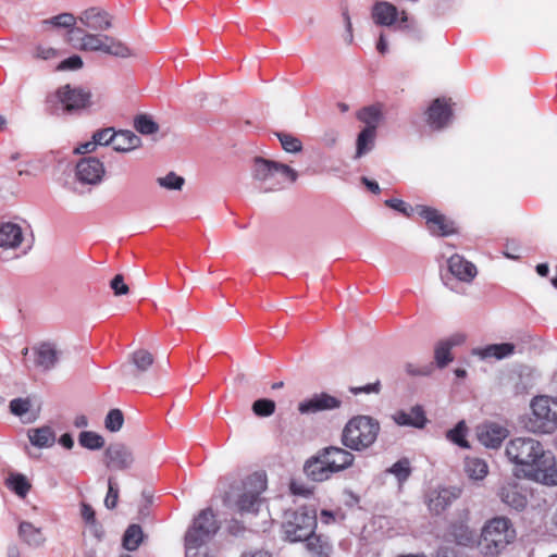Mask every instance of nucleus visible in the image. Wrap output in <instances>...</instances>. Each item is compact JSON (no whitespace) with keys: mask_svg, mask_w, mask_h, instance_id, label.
<instances>
[{"mask_svg":"<svg viewBox=\"0 0 557 557\" xmlns=\"http://www.w3.org/2000/svg\"><path fill=\"white\" fill-rule=\"evenodd\" d=\"M465 471L471 480L481 481L488 474V466L481 458L468 457L465 460Z\"/></svg>","mask_w":557,"mask_h":557,"instance_id":"2f4dec72","label":"nucleus"},{"mask_svg":"<svg viewBox=\"0 0 557 557\" xmlns=\"http://www.w3.org/2000/svg\"><path fill=\"white\" fill-rule=\"evenodd\" d=\"M277 139L281 143L282 148L289 153H297L302 150V143L299 138L287 133H276Z\"/></svg>","mask_w":557,"mask_h":557,"instance_id":"58836bf2","label":"nucleus"},{"mask_svg":"<svg viewBox=\"0 0 557 557\" xmlns=\"http://www.w3.org/2000/svg\"><path fill=\"white\" fill-rule=\"evenodd\" d=\"M119 498V488L116 483L110 478L108 481V493L104 499V505L109 509L115 508Z\"/></svg>","mask_w":557,"mask_h":557,"instance_id":"603ef678","label":"nucleus"},{"mask_svg":"<svg viewBox=\"0 0 557 557\" xmlns=\"http://www.w3.org/2000/svg\"><path fill=\"white\" fill-rule=\"evenodd\" d=\"M530 495L525 486L512 479L502 483L497 491L500 502L516 511H523L527 508Z\"/></svg>","mask_w":557,"mask_h":557,"instance_id":"ddd939ff","label":"nucleus"},{"mask_svg":"<svg viewBox=\"0 0 557 557\" xmlns=\"http://www.w3.org/2000/svg\"><path fill=\"white\" fill-rule=\"evenodd\" d=\"M9 407L12 414L25 422H32L36 419L37 414L33 412L34 403L30 397L14 398L10 401Z\"/></svg>","mask_w":557,"mask_h":557,"instance_id":"c756f323","label":"nucleus"},{"mask_svg":"<svg viewBox=\"0 0 557 557\" xmlns=\"http://www.w3.org/2000/svg\"><path fill=\"white\" fill-rule=\"evenodd\" d=\"M515 539L516 530L510 520L506 517H495L482 529L479 548L485 556H496Z\"/></svg>","mask_w":557,"mask_h":557,"instance_id":"39448f33","label":"nucleus"},{"mask_svg":"<svg viewBox=\"0 0 557 557\" xmlns=\"http://www.w3.org/2000/svg\"><path fill=\"white\" fill-rule=\"evenodd\" d=\"M75 33L79 35V44L74 45V47L81 51H100L119 58H128L132 55V50L123 41L114 37L86 33L83 28H76Z\"/></svg>","mask_w":557,"mask_h":557,"instance_id":"0eeeda50","label":"nucleus"},{"mask_svg":"<svg viewBox=\"0 0 557 557\" xmlns=\"http://www.w3.org/2000/svg\"><path fill=\"white\" fill-rule=\"evenodd\" d=\"M341 400L336 397L321 393L302 400L298 405V410L302 414L315 413L323 410H333L341 407Z\"/></svg>","mask_w":557,"mask_h":557,"instance_id":"6ab92c4d","label":"nucleus"},{"mask_svg":"<svg viewBox=\"0 0 557 557\" xmlns=\"http://www.w3.org/2000/svg\"><path fill=\"white\" fill-rule=\"evenodd\" d=\"M134 126L137 132L143 135L154 134L159 129V125L148 115L140 114L135 117Z\"/></svg>","mask_w":557,"mask_h":557,"instance_id":"a19ab883","label":"nucleus"},{"mask_svg":"<svg viewBox=\"0 0 557 557\" xmlns=\"http://www.w3.org/2000/svg\"><path fill=\"white\" fill-rule=\"evenodd\" d=\"M302 541H306V547L312 554L321 557L329 554L330 546L327 542L323 541L320 536L314 535V533Z\"/></svg>","mask_w":557,"mask_h":557,"instance_id":"ea45409f","label":"nucleus"},{"mask_svg":"<svg viewBox=\"0 0 557 557\" xmlns=\"http://www.w3.org/2000/svg\"><path fill=\"white\" fill-rule=\"evenodd\" d=\"M398 17L397 8L387 1H377L372 9V18L375 24L381 26L393 25Z\"/></svg>","mask_w":557,"mask_h":557,"instance_id":"a878e982","label":"nucleus"},{"mask_svg":"<svg viewBox=\"0 0 557 557\" xmlns=\"http://www.w3.org/2000/svg\"><path fill=\"white\" fill-rule=\"evenodd\" d=\"M376 49L381 54H384L387 51V42L383 34L380 35V38L376 44Z\"/></svg>","mask_w":557,"mask_h":557,"instance_id":"774afa93","label":"nucleus"},{"mask_svg":"<svg viewBox=\"0 0 557 557\" xmlns=\"http://www.w3.org/2000/svg\"><path fill=\"white\" fill-rule=\"evenodd\" d=\"M382 117V111L379 106L364 107L357 113V119L366 124V127H372L376 132Z\"/></svg>","mask_w":557,"mask_h":557,"instance_id":"473e14b6","label":"nucleus"},{"mask_svg":"<svg viewBox=\"0 0 557 557\" xmlns=\"http://www.w3.org/2000/svg\"><path fill=\"white\" fill-rule=\"evenodd\" d=\"M59 359L57 350H24L23 352L25 366L39 372L50 370Z\"/></svg>","mask_w":557,"mask_h":557,"instance_id":"f3484780","label":"nucleus"},{"mask_svg":"<svg viewBox=\"0 0 557 557\" xmlns=\"http://www.w3.org/2000/svg\"><path fill=\"white\" fill-rule=\"evenodd\" d=\"M385 205L389 208H393L407 216H410V212H408V205L401 199H387L385 200Z\"/></svg>","mask_w":557,"mask_h":557,"instance_id":"bf43d9fd","label":"nucleus"},{"mask_svg":"<svg viewBox=\"0 0 557 557\" xmlns=\"http://www.w3.org/2000/svg\"><path fill=\"white\" fill-rule=\"evenodd\" d=\"M454 360V356L450 350H435L434 366L443 369L447 367Z\"/></svg>","mask_w":557,"mask_h":557,"instance_id":"5fc2aeb1","label":"nucleus"},{"mask_svg":"<svg viewBox=\"0 0 557 557\" xmlns=\"http://www.w3.org/2000/svg\"><path fill=\"white\" fill-rule=\"evenodd\" d=\"M219 529L220 524L213 511L209 508L201 510L185 534V546L189 550L201 548L213 539Z\"/></svg>","mask_w":557,"mask_h":557,"instance_id":"6e6552de","label":"nucleus"},{"mask_svg":"<svg viewBox=\"0 0 557 557\" xmlns=\"http://www.w3.org/2000/svg\"><path fill=\"white\" fill-rule=\"evenodd\" d=\"M104 173L103 163L95 157H85L76 164V177L85 184L95 185L100 183Z\"/></svg>","mask_w":557,"mask_h":557,"instance_id":"dca6fc26","label":"nucleus"},{"mask_svg":"<svg viewBox=\"0 0 557 557\" xmlns=\"http://www.w3.org/2000/svg\"><path fill=\"white\" fill-rule=\"evenodd\" d=\"M23 240V233L20 225L11 222L0 225V247L17 248Z\"/></svg>","mask_w":557,"mask_h":557,"instance_id":"bb28decb","label":"nucleus"},{"mask_svg":"<svg viewBox=\"0 0 557 557\" xmlns=\"http://www.w3.org/2000/svg\"><path fill=\"white\" fill-rule=\"evenodd\" d=\"M48 101H55L61 104L63 112L67 114H79L92 106V94L89 89L81 86L65 84L60 86Z\"/></svg>","mask_w":557,"mask_h":557,"instance_id":"1a4fd4ad","label":"nucleus"},{"mask_svg":"<svg viewBox=\"0 0 557 557\" xmlns=\"http://www.w3.org/2000/svg\"><path fill=\"white\" fill-rule=\"evenodd\" d=\"M7 485L17 496L24 498L30 491V483L24 474L11 473L7 479Z\"/></svg>","mask_w":557,"mask_h":557,"instance_id":"f704fd0d","label":"nucleus"},{"mask_svg":"<svg viewBox=\"0 0 557 557\" xmlns=\"http://www.w3.org/2000/svg\"><path fill=\"white\" fill-rule=\"evenodd\" d=\"M110 286L113 289L115 296L126 295L129 290L127 284H125L124 282V277L122 274H116L112 278Z\"/></svg>","mask_w":557,"mask_h":557,"instance_id":"864d4df0","label":"nucleus"},{"mask_svg":"<svg viewBox=\"0 0 557 557\" xmlns=\"http://www.w3.org/2000/svg\"><path fill=\"white\" fill-rule=\"evenodd\" d=\"M154 362V356L150 350H131L123 364L125 374L135 375L148 370Z\"/></svg>","mask_w":557,"mask_h":557,"instance_id":"5701e85b","label":"nucleus"},{"mask_svg":"<svg viewBox=\"0 0 557 557\" xmlns=\"http://www.w3.org/2000/svg\"><path fill=\"white\" fill-rule=\"evenodd\" d=\"M466 342L467 337L463 333H455L449 337L440 341L436 348H454L465 345Z\"/></svg>","mask_w":557,"mask_h":557,"instance_id":"3c124183","label":"nucleus"},{"mask_svg":"<svg viewBox=\"0 0 557 557\" xmlns=\"http://www.w3.org/2000/svg\"><path fill=\"white\" fill-rule=\"evenodd\" d=\"M434 370L435 366L433 362H410L406 364V372L411 376H430Z\"/></svg>","mask_w":557,"mask_h":557,"instance_id":"37998d69","label":"nucleus"},{"mask_svg":"<svg viewBox=\"0 0 557 557\" xmlns=\"http://www.w3.org/2000/svg\"><path fill=\"white\" fill-rule=\"evenodd\" d=\"M317 519L313 511L300 508L286 513L283 524L285 536L290 542L302 541L314 533Z\"/></svg>","mask_w":557,"mask_h":557,"instance_id":"9b49d317","label":"nucleus"},{"mask_svg":"<svg viewBox=\"0 0 557 557\" xmlns=\"http://www.w3.org/2000/svg\"><path fill=\"white\" fill-rule=\"evenodd\" d=\"M184 178L182 176L176 175L174 172H170L164 177H159L158 183L160 186L166 189H177L180 190L184 185Z\"/></svg>","mask_w":557,"mask_h":557,"instance_id":"de8ad7c7","label":"nucleus"},{"mask_svg":"<svg viewBox=\"0 0 557 557\" xmlns=\"http://www.w3.org/2000/svg\"><path fill=\"white\" fill-rule=\"evenodd\" d=\"M414 211L425 220L426 228L432 235L446 237L458 233L455 222L437 209L428 206H417Z\"/></svg>","mask_w":557,"mask_h":557,"instance_id":"f8f14e48","label":"nucleus"},{"mask_svg":"<svg viewBox=\"0 0 557 557\" xmlns=\"http://www.w3.org/2000/svg\"><path fill=\"white\" fill-rule=\"evenodd\" d=\"M36 58L42 59V60H49L58 57V50L51 47H41L38 46L36 48Z\"/></svg>","mask_w":557,"mask_h":557,"instance_id":"13d9d810","label":"nucleus"},{"mask_svg":"<svg viewBox=\"0 0 557 557\" xmlns=\"http://www.w3.org/2000/svg\"><path fill=\"white\" fill-rule=\"evenodd\" d=\"M141 145V139L132 131H119L115 133L113 149L117 152H128Z\"/></svg>","mask_w":557,"mask_h":557,"instance_id":"cd10ccee","label":"nucleus"},{"mask_svg":"<svg viewBox=\"0 0 557 557\" xmlns=\"http://www.w3.org/2000/svg\"><path fill=\"white\" fill-rule=\"evenodd\" d=\"M460 495L456 487H434L425 494V504L433 515H440L446 510Z\"/></svg>","mask_w":557,"mask_h":557,"instance_id":"2eb2a0df","label":"nucleus"},{"mask_svg":"<svg viewBox=\"0 0 557 557\" xmlns=\"http://www.w3.org/2000/svg\"><path fill=\"white\" fill-rule=\"evenodd\" d=\"M355 456L347 449L330 446L306 461L304 471L315 482L329 480L334 473L352 466Z\"/></svg>","mask_w":557,"mask_h":557,"instance_id":"7ed1b4c3","label":"nucleus"},{"mask_svg":"<svg viewBox=\"0 0 557 557\" xmlns=\"http://www.w3.org/2000/svg\"><path fill=\"white\" fill-rule=\"evenodd\" d=\"M252 176L263 183H270L268 190L280 189L284 183H295L298 174L287 164L271 161L261 157L253 159Z\"/></svg>","mask_w":557,"mask_h":557,"instance_id":"423d86ee","label":"nucleus"},{"mask_svg":"<svg viewBox=\"0 0 557 557\" xmlns=\"http://www.w3.org/2000/svg\"><path fill=\"white\" fill-rule=\"evenodd\" d=\"M454 104L451 98L434 99L425 111L426 124L434 131L447 127L454 117Z\"/></svg>","mask_w":557,"mask_h":557,"instance_id":"4468645a","label":"nucleus"},{"mask_svg":"<svg viewBox=\"0 0 557 557\" xmlns=\"http://www.w3.org/2000/svg\"><path fill=\"white\" fill-rule=\"evenodd\" d=\"M265 488V476L253 473L244 480L232 483L224 495L223 503L227 508L239 515H255L262 504L261 495Z\"/></svg>","mask_w":557,"mask_h":557,"instance_id":"f03ea898","label":"nucleus"},{"mask_svg":"<svg viewBox=\"0 0 557 557\" xmlns=\"http://www.w3.org/2000/svg\"><path fill=\"white\" fill-rule=\"evenodd\" d=\"M380 389H381V385H380V382H375V383H370V384H367L364 386H360V387H350L349 391L355 394V395H358L360 393H366V394H379L380 393Z\"/></svg>","mask_w":557,"mask_h":557,"instance_id":"4d7b16f0","label":"nucleus"},{"mask_svg":"<svg viewBox=\"0 0 557 557\" xmlns=\"http://www.w3.org/2000/svg\"><path fill=\"white\" fill-rule=\"evenodd\" d=\"M84 65V62H83V59L77 55V54H74L63 61H61L55 70L59 71V72H64V71H77V70H81Z\"/></svg>","mask_w":557,"mask_h":557,"instance_id":"8fccbe9b","label":"nucleus"},{"mask_svg":"<svg viewBox=\"0 0 557 557\" xmlns=\"http://www.w3.org/2000/svg\"><path fill=\"white\" fill-rule=\"evenodd\" d=\"M508 460L517 469L515 475L525 478L545 485H557V465L550 451H545L542 444L531 437L510 440L505 449Z\"/></svg>","mask_w":557,"mask_h":557,"instance_id":"f257e3e1","label":"nucleus"},{"mask_svg":"<svg viewBox=\"0 0 557 557\" xmlns=\"http://www.w3.org/2000/svg\"><path fill=\"white\" fill-rule=\"evenodd\" d=\"M143 530L138 524H131L123 536V547L126 550H136L143 541Z\"/></svg>","mask_w":557,"mask_h":557,"instance_id":"c9c22d12","label":"nucleus"},{"mask_svg":"<svg viewBox=\"0 0 557 557\" xmlns=\"http://www.w3.org/2000/svg\"><path fill=\"white\" fill-rule=\"evenodd\" d=\"M476 435L485 447L497 448L508 436V430L498 423L486 422L478 426Z\"/></svg>","mask_w":557,"mask_h":557,"instance_id":"412c9836","label":"nucleus"},{"mask_svg":"<svg viewBox=\"0 0 557 557\" xmlns=\"http://www.w3.org/2000/svg\"><path fill=\"white\" fill-rule=\"evenodd\" d=\"M59 443H60L63 447H65V448H67V449H71V448L73 447V445H74V441H73L72 436H71L70 434H67V433L63 434V435L60 437Z\"/></svg>","mask_w":557,"mask_h":557,"instance_id":"0e129e2a","label":"nucleus"},{"mask_svg":"<svg viewBox=\"0 0 557 557\" xmlns=\"http://www.w3.org/2000/svg\"><path fill=\"white\" fill-rule=\"evenodd\" d=\"M76 21H77V18L74 16V14H72V13H61V14H58V15L52 16L50 18L44 20L42 21V26L51 25L53 27L67 28L69 33H67V37H66L65 40L69 44H73V41H74L73 35L76 34L75 33V30H76V28H75Z\"/></svg>","mask_w":557,"mask_h":557,"instance_id":"7c9ffc66","label":"nucleus"},{"mask_svg":"<svg viewBox=\"0 0 557 557\" xmlns=\"http://www.w3.org/2000/svg\"><path fill=\"white\" fill-rule=\"evenodd\" d=\"M467 433H468V428H467L465 421H460L457 423V425L454 429L449 430L446 433V437L454 444H456L462 448H468L469 444L466 438Z\"/></svg>","mask_w":557,"mask_h":557,"instance_id":"e433bc0d","label":"nucleus"},{"mask_svg":"<svg viewBox=\"0 0 557 557\" xmlns=\"http://www.w3.org/2000/svg\"><path fill=\"white\" fill-rule=\"evenodd\" d=\"M78 20L84 26L94 30H108L112 26V16L98 8L85 10Z\"/></svg>","mask_w":557,"mask_h":557,"instance_id":"393cba45","label":"nucleus"},{"mask_svg":"<svg viewBox=\"0 0 557 557\" xmlns=\"http://www.w3.org/2000/svg\"><path fill=\"white\" fill-rule=\"evenodd\" d=\"M448 270L457 280L466 283H471L478 274L476 267L458 253L448 259Z\"/></svg>","mask_w":557,"mask_h":557,"instance_id":"b1692460","label":"nucleus"},{"mask_svg":"<svg viewBox=\"0 0 557 557\" xmlns=\"http://www.w3.org/2000/svg\"><path fill=\"white\" fill-rule=\"evenodd\" d=\"M186 557H212L207 552H201L200 548H194L191 550L188 549V546H185Z\"/></svg>","mask_w":557,"mask_h":557,"instance_id":"e2e57ef3","label":"nucleus"},{"mask_svg":"<svg viewBox=\"0 0 557 557\" xmlns=\"http://www.w3.org/2000/svg\"><path fill=\"white\" fill-rule=\"evenodd\" d=\"M275 403L270 399H258L252 404V411L259 417H269L274 413Z\"/></svg>","mask_w":557,"mask_h":557,"instance_id":"a18cd8bd","label":"nucleus"},{"mask_svg":"<svg viewBox=\"0 0 557 557\" xmlns=\"http://www.w3.org/2000/svg\"><path fill=\"white\" fill-rule=\"evenodd\" d=\"M392 420L399 426L423 429L429 420L421 405H414L409 409H400L392 414Z\"/></svg>","mask_w":557,"mask_h":557,"instance_id":"a211bd4d","label":"nucleus"},{"mask_svg":"<svg viewBox=\"0 0 557 557\" xmlns=\"http://www.w3.org/2000/svg\"><path fill=\"white\" fill-rule=\"evenodd\" d=\"M513 350H476L480 359L485 360L488 358H494L496 360L504 359L508 357Z\"/></svg>","mask_w":557,"mask_h":557,"instance_id":"6e6d98bb","label":"nucleus"},{"mask_svg":"<svg viewBox=\"0 0 557 557\" xmlns=\"http://www.w3.org/2000/svg\"><path fill=\"white\" fill-rule=\"evenodd\" d=\"M81 516L87 523H95V511L88 504H82Z\"/></svg>","mask_w":557,"mask_h":557,"instance_id":"680f3d73","label":"nucleus"},{"mask_svg":"<svg viewBox=\"0 0 557 557\" xmlns=\"http://www.w3.org/2000/svg\"><path fill=\"white\" fill-rule=\"evenodd\" d=\"M96 148H97V144L95 143V139L91 138V140L78 145L74 149V153H76V154L90 153V152H94L96 150Z\"/></svg>","mask_w":557,"mask_h":557,"instance_id":"052dcab7","label":"nucleus"},{"mask_svg":"<svg viewBox=\"0 0 557 557\" xmlns=\"http://www.w3.org/2000/svg\"><path fill=\"white\" fill-rule=\"evenodd\" d=\"M244 527L237 522V521H233L230 525H228V531L233 534V535H239L243 531H244Z\"/></svg>","mask_w":557,"mask_h":557,"instance_id":"338daca9","label":"nucleus"},{"mask_svg":"<svg viewBox=\"0 0 557 557\" xmlns=\"http://www.w3.org/2000/svg\"><path fill=\"white\" fill-rule=\"evenodd\" d=\"M27 435L29 442L39 448H48L55 443V433L48 425L30 429Z\"/></svg>","mask_w":557,"mask_h":557,"instance_id":"c85d7f7f","label":"nucleus"},{"mask_svg":"<svg viewBox=\"0 0 557 557\" xmlns=\"http://www.w3.org/2000/svg\"><path fill=\"white\" fill-rule=\"evenodd\" d=\"M392 474H394L399 482L406 481L410 475V463L408 459H400L396 463H394L389 470Z\"/></svg>","mask_w":557,"mask_h":557,"instance_id":"49530a36","label":"nucleus"},{"mask_svg":"<svg viewBox=\"0 0 557 557\" xmlns=\"http://www.w3.org/2000/svg\"><path fill=\"white\" fill-rule=\"evenodd\" d=\"M78 443L85 448L96 450L104 445V440L98 433L84 431L78 436Z\"/></svg>","mask_w":557,"mask_h":557,"instance_id":"4c0bfd02","label":"nucleus"},{"mask_svg":"<svg viewBox=\"0 0 557 557\" xmlns=\"http://www.w3.org/2000/svg\"><path fill=\"white\" fill-rule=\"evenodd\" d=\"M380 430L376 419L364 414L355 416L345 424L341 441L350 450L363 451L375 443Z\"/></svg>","mask_w":557,"mask_h":557,"instance_id":"20e7f679","label":"nucleus"},{"mask_svg":"<svg viewBox=\"0 0 557 557\" xmlns=\"http://www.w3.org/2000/svg\"><path fill=\"white\" fill-rule=\"evenodd\" d=\"M375 136H376V132H374L372 129V127H364L358 135L357 137V149H356V154H355V158L358 159V158H361L363 154H366L367 152H369L373 145H374V139H375Z\"/></svg>","mask_w":557,"mask_h":557,"instance_id":"72a5a7b5","label":"nucleus"},{"mask_svg":"<svg viewBox=\"0 0 557 557\" xmlns=\"http://www.w3.org/2000/svg\"><path fill=\"white\" fill-rule=\"evenodd\" d=\"M104 456L107 466L116 470L128 469L134 462L131 449L121 443L109 445L104 451Z\"/></svg>","mask_w":557,"mask_h":557,"instance_id":"aec40b11","label":"nucleus"},{"mask_svg":"<svg viewBox=\"0 0 557 557\" xmlns=\"http://www.w3.org/2000/svg\"><path fill=\"white\" fill-rule=\"evenodd\" d=\"M362 182L372 193L380 194L381 188L376 182L370 181L367 177H362Z\"/></svg>","mask_w":557,"mask_h":557,"instance_id":"69168bd1","label":"nucleus"},{"mask_svg":"<svg viewBox=\"0 0 557 557\" xmlns=\"http://www.w3.org/2000/svg\"><path fill=\"white\" fill-rule=\"evenodd\" d=\"M17 535L21 541L33 549L44 548L48 537L41 527H36L29 521H21L17 528Z\"/></svg>","mask_w":557,"mask_h":557,"instance_id":"4be33fe9","label":"nucleus"},{"mask_svg":"<svg viewBox=\"0 0 557 557\" xmlns=\"http://www.w3.org/2000/svg\"><path fill=\"white\" fill-rule=\"evenodd\" d=\"M115 133L112 127L98 129L94 133L92 139H95L97 146H106L109 144L113 146Z\"/></svg>","mask_w":557,"mask_h":557,"instance_id":"09e8293b","label":"nucleus"},{"mask_svg":"<svg viewBox=\"0 0 557 557\" xmlns=\"http://www.w3.org/2000/svg\"><path fill=\"white\" fill-rule=\"evenodd\" d=\"M124 416L120 409H111L104 420V426L110 432H117L122 429Z\"/></svg>","mask_w":557,"mask_h":557,"instance_id":"c03bdc74","label":"nucleus"},{"mask_svg":"<svg viewBox=\"0 0 557 557\" xmlns=\"http://www.w3.org/2000/svg\"><path fill=\"white\" fill-rule=\"evenodd\" d=\"M451 535L460 545H469L474 542V532L463 523L454 525L451 529Z\"/></svg>","mask_w":557,"mask_h":557,"instance_id":"79ce46f5","label":"nucleus"},{"mask_svg":"<svg viewBox=\"0 0 557 557\" xmlns=\"http://www.w3.org/2000/svg\"><path fill=\"white\" fill-rule=\"evenodd\" d=\"M555 397L537 396L531 401V416L525 428L534 433H552L555 431Z\"/></svg>","mask_w":557,"mask_h":557,"instance_id":"9d476101","label":"nucleus"}]
</instances>
